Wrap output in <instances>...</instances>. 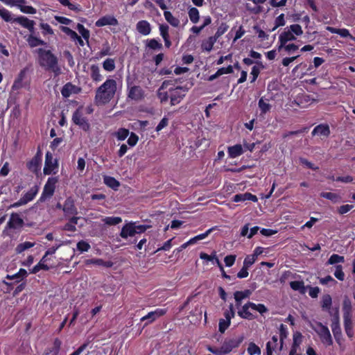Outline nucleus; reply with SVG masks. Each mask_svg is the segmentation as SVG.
Instances as JSON below:
<instances>
[{
	"instance_id": "f257e3e1",
	"label": "nucleus",
	"mask_w": 355,
	"mask_h": 355,
	"mask_svg": "<svg viewBox=\"0 0 355 355\" xmlns=\"http://www.w3.org/2000/svg\"><path fill=\"white\" fill-rule=\"evenodd\" d=\"M38 62L40 65L46 71H51L55 76L61 73V69L58 65V58L50 50L39 49Z\"/></svg>"
},
{
	"instance_id": "f03ea898",
	"label": "nucleus",
	"mask_w": 355,
	"mask_h": 355,
	"mask_svg": "<svg viewBox=\"0 0 355 355\" xmlns=\"http://www.w3.org/2000/svg\"><path fill=\"white\" fill-rule=\"evenodd\" d=\"M116 92V80L114 79L106 80L96 91V103L101 105L108 103L114 98Z\"/></svg>"
},
{
	"instance_id": "7ed1b4c3",
	"label": "nucleus",
	"mask_w": 355,
	"mask_h": 355,
	"mask_svg": "<svg viewBox=\"0 0 355 355\" xmlns=\"http://www.w3.org/2000/svg\"><path fill=\"white\" fill-rule=\"evenodd\" d=\"M146 96L144 89L139 85H135L132 83L127 82L128 98L139 102L144 99Z\"/></svg>"
},
{
	"instance_id": "20e7f679",
	"label": "nucleus",
	"mask_w": 355,
	"mask_h": 355,
	"mask_svg": "<svg viewBox=\"0 0 355 355\" xmlns=\"http://www.w3.org/2000/svg\"><path fill=\"white\" fill-rule=\"evenodd\" d=\"M317 329H314L318 335L319 336L322 343L327 346L333 345V340L329 329L322 322H318L316 323Z\"/></svg>"
},
{
	"instance_id": "39448f33",
	"label": "nucleus",
	"mask_w": 355,
	"mask_h": 355,
	"mask_svg": "<svg viewBox=\"0 0 355 355\" xmlns=\"http://www.w3.org/2000/svg\"><path fill=\"white\" fill-rule=\"evenodd\" d=\"M58 181V179L57 177H51L48 178L40 198V202H43L46 198H49L53 196Z\"/></svg>"
},
{
	"instance_id": "423d86ee",
	"label": "nucleus",
	"mask_w": 355,
	"mask_h": 355,
	"mask_svg": "<svg viewBox=\"0 0 355 355\" xmlns=\"http://www.w3.org/2000/svg\"><path fill=\"white\" fill-rule=\"evenodd\" d=\"M39 191V187L37 185H35L31 187L28 191H27L18 201L14 202L10 205V208H17L20 206L24 205L29 202L32 201L36 195L37 194Z\"/></svg>"
},
{
	"instance_id": "0eeeda50",
	"label": "nucleus",
	"mask_w": 355,
	"mask_h": 355,
	"mask_svg": "<svg viewBox=\"0 0 355 355\" xmlns=\"http://www.w3.org/2000/svg\"><path fill=\"white\" fill-rule=\"evenodd\" d=\"M72 121L74 124L78 125L83 130L87 132L90 129V124L83 114L80 108L76 109L72 115Z\"/></svg>"
},
{
	"instance_id": "6e6552de",
	"label": "nucleus",
	"mask_w": 355,
	"mask_h": 355,
	"mask_svg": "<svg viewBox=\"0 0 355 355\" xmlns=\"http://www.w3.org/2000/svg\"><path fill=\"white\" fill-rule=\"evenodd\" d=\"M186 92L187 90L182 87L169 88L171 105H175L178 104L185 96Z\"/></svg>"
},
{
	"instance_id": "1a4fd4ad",
	"label": "nucleus",
	"mask_w": 355,
	"mask_h": 355,
	"mask_svg": "<svg viewBox=\"0 0 355 355\" xmlns=\"http://www.w3.org/2000/svg\"><path fill=\"white\" fill-rule=\"evenodd\" d=\"M58 168V163L57 159H53L51 153L46 152L45 155V162L43 172L44 175H50L51 173Z\"/></svg>"
},
{
	"instance_id": "9d476101",
	"label": "nucleus",
	"mask_w": 355,
	"mask_h": 355,
	"mask_svg": "<svg viewBox=\"0 0 355 355\" xmlns=\"http://www.w3.org/2000/svg\"><path fill=\"white\" fill-rule=\"evenodd\" d=\"M167 312L166 309H157L153 311L149 312L147 315L143 316L141 318V321H146L144 324V327L148 326L151 324L154 321H155L157 318L164 315Z\"/></svg>"
},
{
	"instance_id": "9b49d317",
	"label": "nucleus",
	"mask_w": 355,
	"mask_h": 355,
	"mask_svg": "<svg viewBox=\"0 0 355 355\" xmlns=\"http://www.w3.org/2000/svg\"><path fill=\"white\" fill-rule=\"evenodd\" d=\"M42 157V153L39 148L35 156L26 164V166L29 171L37 173L40 169Z\"/></svg>"
},
{
	"instance_id": "f8f14e48",
	"label": "nucleus",
	"mask_w": 355,
	"mask_h": 355,
	"mask_svg": "<svg viewBox=\"0 0 355 355\" xmlns=\"http://www.w3.org/2000/svg\"><path fill=\"white\" fill-rule=\"evenodd\" d=\"M24 225V220L20 217L17 213H12L10 219L7 223L6 229L18 230L23 227Z\"/></svg>"
},
{
	"instance_id": "ddd939ff",
	"label": "nucleus",
	"mask_w": 355,
	"mask_h": 355,
	"mask_svg": "<svg viewBox=\"0 0 355 355\" xmlns=\"http://www.w3.org/2000/svg\"><path fill=\"white\" fill-rule=\"evenodd\" d=\"M243 336H240L232 338L225 339L223 343V346L227 354L232 352L234 348L238 347L243 340Z\"/></svg>"
},
{
	"instance_id": "4468645a",
	"label": "nucleus",
	"mask_w": 355,
	"mask_h": 355,
	"mask_svg": "<svg viewBox=\"0 0 355 355\" xmlns=\"http://www.w3.org/2000/svg\"><path fill=\"white\" fill-rule=\"evenodd\" d=\"M279 341L277 335L272 336L271 340L268 341L266 345V354L273 355V352H279Z\"/></svg>"
},
{
	"instance_id": "2eb2a0df",
	"label": "nucleus",
	"mask_w": 355,
	"mask_h": 355,
	"mask_svg": "<svg viewBox=\"0 0 355 355\" xmlns=\"http://www.w3.org/2000/svg\"><path fill=\"white\" fill-rule=\"evenodd\" d=\"M62 211L65 215H76L78 214L75 201L71 196L66 198L63 205Z\"/></svg>"
},
{
	"instance_id": "dca6fc26",
	"label": "nucleus",
	"mask_w": 355,
	"mask_h": 355,
	"mask_svg": "<svg viewBox=\"0 0 355 355\" xmlns=\"http://www.w3.org/2000/svg\"><path fill=\"white\" fill-rule=\"evenodd\" d=\"M15 23L19 24L23 28H27L30 33H33L35 31V21L29 19L25 16H19L15 18Z\"/></svg>"
},
{
	"instance_id": "f3484780",
	"label": "nucleus",
	"mask_w": 355,
	"mask_h": 355,
	"mask_svg": "<svg viewBox=\"0 0 355 355\" xmlns=\"http://www.w3.org/2000/svg\"><path fill=\"white\" fill-rule=\"evenodd\" d=\"M295 35L290 31H284L279 36V46L278 51H280L282 49V46L287 44L289 41L295 40Z\"/></svg>"
},
{
	"instance_id": "a211bd4d",
	"label": "nucleus",
	"mask_w": 355,
	"mask_h": 355,
	"mask_svg": "<svg viewBox=\"0 0 355 355\" xmlns=\"http://www.w3.org/2000/svg\"><path fill=\"white\" fill-rule=\"evenodd\" d=\"M119 24L118 20L112 15H105L99 18L95 23L97 27H102L105 26H117Z\"/></svg>"
},
{
	"instance_id": "6ab92c4d",
	"label": "nucleus",
	"mask_w": 355,
	"mask_h": 355,
	"mask_svg": "<svg viewBox=\"0 0 355 355\" xmlns=\"http://www.w3.org/2000/svg\"><path fill=\"white\" fill-rule=\"evenodd\" d=\"M250 309H251V306H250L249 302H248L238 311V315L245 320H254L257 318V315L251 313Z\"/></svg>"
},
{
	"instance_id": "aec40b11",
	"label": "nucleus",
	"mask_w": 355,
	"mask_h": 355,
	"mask_svg": "<svg viewBox=\"0 0 355 355\" xmlns=\"http://www.w3.org/2000/svg\"><path fill=\"white\" fill-rule=\"evenodd\" d=\"M330 134L329 125L327 123H321L316 125L311 132L313 136L319 135L328 137Z\"/></svg>"
},
{
	"instance_id": "412c9836",
	"label": "nucleus",
	"mask_w": 355,
	"mask_h": 355,
	"mask_svg": "<svg viewBox=\"0 0 355 355\" xmlns=\"http://www.w3.org/2000/svg\"><path fill=\"white\" fill-rule=\"evenodd\" d=\"M120 236L123 239H127L129 236H135V223L130 222L125 224L120 232Z\"/></svg>"
},
{
	"instance_id": "4be33fe9",
	"label": "nucleus",
	"mask_w": 355,
	"mask_h": 355,
	"mask_svg": "<svg viewBox=\"0 0 355 355\" xmlns=\"http://www.w3.org/2000/svg\"><path fill=\"white\" fill-rule=\"evenodd\" d=\"M62 346V341L58 338H55L53 340V347H46L42 355H58L60 348Z\"/></svg>"
},
{
	"instance_id": "5701e85b",
	"label": "nucleus",
	"mask_w": 355,
	"mask_h": 355,
	"mask_svg": "<svg viewBox=\"0 0 355 355\" xmlns=\"http://www.w3.org/2000/svg\"><path fill=\"white\" fill-rule=\"evenodd\" d=\"M137 31L143 35H148L151 32V26L146 20H140L136 24Z\"/></svg>"
},
{
	"instance_id": "b1692460",
	"label": "nucleus",
	"mask_w": 355,
	"mask_h": 355,
	"mask_svg": "<svg viewBox=\"0 0 355 355\" xmlns=\"http://www.w3.org/2000/svg\"><path fill=\"white\" fill-rule=\"evenodd\" d=\"M86 266L96 265L99 266H103L105 268H112L114 265L112 261H104L102 259H86L85 261Z\"/></svg>"
},
{
	"instance_id": "393cba45",
	"label": "nucleus",
	"mask_w": 355,
	"mask_h": 355,
	"mask_svg": "<svg viewBox=\"0 0 355 355\" xmlns=\"http://www.w3.org/2000/svg\"><path fill=\"white\" fill-rule=\"evenodd\" d=\"M171 84H172L171 81L164 80L162 83V86L159 89L157 96L162 103L166 102L168 100V98H170V92H169V91L168 92H162L161 90L164 89H166L168 87V85H171Z\"/></svg>"
},
{
	"instance_id": "a878e982",
	"label": "nucleus",
	"mask_w": 355,
	"mask_h": 355,
	"mask_svg": "<svg viewBox=\"0 0 355 355\" xmlns=\"http://www.w3.org/2000/svg\"><path fill=\"white\" fill-rule=\"evenodd\" d=\"M246 200H250L255 202H257L258 198L255 195L248 192L236 194L233 197V201L235 202H244Z\"/></svg>"
},
{
	"instance_id": "bb28decb",
	"label": "nucleus",
	"mask_w": 355,
	"mask_h": 355,
	"mask_svg": "<svg viewBox=\"0 0 355 355\" xmlns=\"http://www.w3.org/2000/svg\"><path fill=\"white\" fill-rule=\"evenodd\" d=\"M244 153L241 144H236L227 148V153L230 158H236Z\"/></svg>"
},
{
	"instance_id": "cd10ccee",
	"label": "nucleus",
	"mask_w": 355,
	"mask_h": 355,
	"mask_svg": "<svg viewBox=\"0 0 355 355\" xmlns=\"http://www.w3.org/2000/svg\"><path fill=\"white\" fill-rule=\"evenodd\" d=\"M344 328L347 336L352 338L354 336L352 315H343Z\"/></svg>"
},
{
	"instance_id": "c85d7f7f",
	"label": "nucleus",
	"mask_w": 355,
	"mask_h": 355,
	"mask_svg": "<svg viewBox=\"0 0 355 355\" xmlns=\"http://www.w3.org/2000/svg\"><path fill=\"white\" fill-rule=\"evenodd\" d=\"M48 258L46 256H43L39 263L36 264L31 270L30 273L31 274H36L40 270H49L50 269V267L46 264L45 263L47 261Z\"/></svg>"
},
{
	"instance_id": "c756f323",
	"label": "nucleus",
	"mask_w": 355,
	"mask_h": 355,
	"mask_svg": "<svg viewBox=\"0 0 355 355\" xmlns=\"http://www.w3.org/2000/svg\"><path fill=\"white\" fill-rule=\"evenodd\" d=\"M255 64H256V65L252 67V71L250 73V75H251L250 82L251 83H254L256 81V80L257 79V78L260 73L261 69H264V65L263 64V63L261 61H256Z\"/></svg>"
},
{
	"instance_id": "7c9ffc66",
	"label": "nucleus",
	"mask_w": 355,
	"mask_h": 355,
	"mask_svg": "<svg viewBox=\"0 0 355 355\" xmlns=\"http://www.w3.org/2000/svg\"><path fill=\"white\" fill-rule=\"evenodd\" d=\"M103 182L105 185L114 191H117L120 187V182L112 176L105 175L103 177Z\"/></svg>"
},
{
	"instance_id": "2f4dec72",
	"label": "nucleus",
	"mask_w": 355,
	"mask_h": 355,
	"mask_svg": "<svg viewBox=\"0 0 355 355\" xmlns=\"http://www.w3.org/2000/svg\"><path fill=\"white\" fill-rule=\"evenodd\" d=\"M216 42L215 38L212 36L209 37L207 39L203 40L201 43V49L202 51L210 52L214 44Z\"/></svg>"
},
{
	"instance_id": "473e14b6",
	"label": "nucleus",
	"mask_w": 355,
	"mask_h": 355,
	"mask_svg": "<svg viewBox=\"0 0 355 355\" xmlns=\"http://www.w3.org/2000/svg\"><path fill=\"white\" fill-rule=\"evenodd\" d=\"M90 76L94 82H100L103 80V76L101 74L99 67L97 64L91 65Z\"/></svg>"
},
{
	"instance_id": "72a5a7b5",
	"label": "nucleus",
	"mask_w": 355,
	"mask_h": 355,
	"mask_svg": "<svg viewBox=\"0 0 355 355\" xmlns=\"http://www.w3.org/2000/svg\"><path fill=\"white\" fill-rule=\"evenodd\" d=\"M279 330V337H278L279 340V352H281L283 349L284 340L287 338L288 333V329H287L286 326L284 324H280Z\"/></svg>"
},
{
	"instance_id": "f704fd0d",
	"label": "nucleus",
	"mask_w": 355,
	"mask_h": 355,
	"mask_svg": "<svg viewBox=\"0 0 355 355\" xmlns=\"http://www.w3.org/2000/svg\"><path fill=\"white\" fill-rule=\"evenodd\" d=\"M343 315L351 316L352 315V305L351 300L347 297L345 296L343 302Z\"/></svg>"
},
{
	"instance_id": "c9c22d12",
	"label": "nucleus",
	"mask_w": 355,
	"mask_h": 355,
	"mask_svg": "<svg viewBox=\"0 0 355 355\" xmlns=\"http://www.w3.org/2000/svg\"><path fill=\"white\" fill-rule=\"evenodd\" d=\"M26 41L28 44V45L31 48L36 47L37 46L40 45H44L45 42L41 40L40 38H38L33 35V33H31V34L28 36Z\"/></svg>"
},
{
	"instance_id": "e433bc0d",
	"label": "nucleus",
	"mask_w": 355,
	"mask_h": 355,
	"mask_svg": "<svg viewBox=\"0 0 355 355\" xmlns=\"http://www.w3.org/2000/svg\"><path fill=\"white\" fill-rule=\"evenodd\" d=\"M332 304V299L330 295H324L321 300V306L323 311H331V306Z\"/></svg>"
},
{
	"instance_id": "4c0bfd02",
	"label": "nucleus",
	"mask_w": 355,
	"mask_h": 355,
	"mask_svg": "<svg viewBox=\"0 0 355 355\" xmlns=\"http://www.w3.org/2000/svg\"><path fill=\"white\" fill-rule=\"evenodd\" d=\"M0 17L6 21V22H10V23H15V18L13 17V15L10 11L8 10L1 8H0Z\"/></svg>"
},
{
	"instance_id": "58836bf2",
	"label": "nucleus",
	"mask_w": 355,
	"mask_h": 355,
	"mask_svg": "<svg viewBox=\"0 0 355 355\" xmlns=\"http://www.w3.org/2000/svg\"><path fill=\"white\" fill-rule=\"evenodd\" d=\"M290 286L293 291H297L304 294L306 291L304 283L303 281H293L290 282Z\"/></svg>"
},
{
	"instance_id": "ea45409f",
	"label": "nucleus",
	"mask_w": 355,
	"mask_h": 355,
	"mask_svg": "<svg viewBox=\"0 0 355 355\" xmlns=\"http://www.w3.org/2000/svg\"><path fill=\"white\" fill-rule=\"evenodd\" d=\"M76 28L78 30L79 33L82 35L83 39L86 40L87 44L89 45V39L90 37V33L83 24H78Z\"/></svg>"
},
{
	"instance_id": "a19ab883",
	"label": "nucleus",
	"mask_w": 355,
	"mask_h": 355,
	"mask_svg": "<svg viewBox=\"0 0 355 355\" xmlns=\"http://www.w3.org/2000/svg\"><path fill=\"white\" fill-rule=\"evenodd\" d=\"M164 16L166 20L173 26L177 27L180 24V21L176 17H173L170 11L165 10L164 12Z\"/></svg>"
},
{
	"instance_id": "79ce46f5",
	"label": "nucleus",
	"mask_w": 355,
	"mask_h": 355,
	"mask_svg": "<svg viewBox=\"0 0 355 355\" xmlns=\"http://www.w3.org/2000/svg\"><path fill=\"white\" fill-rule=\"evenodd\" d=\"M103 222L107 225H116L122 222V218L119 216H107L102 219Z\"/></svg>"
},
{
	"instance_id": "37998d69",
	"label": "nucleus",
	"mask_w": 355,
	"mask_h": 355,
	"mask_svg": "<svg viewBox=\"0 0 355 355\" xmlns=\"http://www.w3.org/2000/svg\"><path fill=\"white\" fill-rule=\"evenodd\" d=\"M249 305L251 306V309L259 312L263 315L268 311V308L263 304H255L252 302H249Z\"/></svg>"
},
{
	"instance_id": "c03bdc74",
	"label": "nucleus",
	"mask_w": 355,
	"mask_h": 355,
	"mask_svg": "<svg viewBox=\"0 0 355 355\" xmlns=\"http://www.w3.org/2000/svg\"><path fill=\"white\" fill-rule=\"evenodd\" d=\"M188 15L191 21L193 24H196L200 19V14L198 10L195 7H191L189 9Z\"/></svg>"
},
{
	"instance_id": "a18cd8bd",
	"label": "nucleus",
	"mask_w": 355,
	"mask_h": 355,
	"mask_svg": "<svg viewBox=\"0 0 355 355\" xmlns=\"http://www.w3.org/2000/svg\"><path fill=\"white\" fill-rule=\"evenodd\" d=\"M212 230H213V228H210V229L207 230L205 232H204L202 234H200L190 239L188 241L189 243L190 244V245H193L196 243H197L198 241L205 239L206 237H207L209 236V234L212 232Z\"/></svg>"
},
{
	"instance_id": "49530a36",
	"label": "nucleus",
	"mask_w": 355,
	"mask_h": 355,
	"mask_svg": "<svg viewBox=\"0 0 355 355\" xmlns=\"http://www.w3.org/2000/svg\"><path fill=\"white\" fill-rule=\"evenodd\" d=\"M129 135V130L124 128H120L116 132L114 133V135L119 141L125 140L128 137Z\"/></svg>"
},
{
	"instance_id": "de8ad7c7",
	"label": "nucleus",
	"mask_w": 355,
	"mask_h": 355,
	"mask_svg": "<svg viewBox=\"0 0 355 355\" xmlns=\"http://www.w3.org/2000/svg\"><path fill=\"white\" fill-rule=\"evenodd\" d=\"M302 335L300 332L296 331L293 334V342L291 346V349H296V352H297V349L302 343Z\"/></svg>"
},
{
	"instance_id": "09e8293b",
	"label": "nucleus",
	"mask_w": 355,
	"mask_h": 355,
	"mask_svg": "<svg viewBox=\"0 0 355 355\" xmlns=\"http://www.w3.org/2000/svg\"><path fill=\"white\" fill-rule=\"evenodd\" d=\"M329 313L332 316L331 327L340 325L339 309L336 308L334 310L329 311Z\"/></svg>"
},
{
	"instance_id": "8fccbe9b",
	"label": "nucleus",
	"mask_w": 355,
	"mask_h": 355,
	"mask_svg": "<svg viewBox=\"0 0 355 355\" xmlns=\"http://www.w3.org/2000/svg\"><path fill=\"white\" fill-rule=\"evenodd\" d=\"M345 257L337 254H333L327 261V265H334L338 263H344Z\"/></svg>"
},
{
	"instance_id": "3c124183",
	"label": "nucleus",
	"mask_w": 355,
	"mask_h": 355,
	"mask_svg": "<svg viewBox=\"0 0 355 355\" xmlns=\"http://www.w3.org/2000/svg\"><path fill=\"white\" fill-rule=\"evenodd\" d=\"M75 88V86L71 83H66L61 89V94L63 97L68 98L72 94L73 89Z\"/></svg>"
},
{
	"instance_id": "603ef678",
	"label": "nucleus",
	"mask_w": 355,
	"mask_h": 355,
	"mask_svg": "<svg viewBox=\"0 0 355 355\" xmlns=\"http://www.w3.org/2000/svg\"><path fill=\"white\" fill-rule=\"evenodd\" d=\"M247 352L249 355H261V353L260 347L254 343H250L248 345Z\"/></svg>"
},
{
	"instance_id": "864d4df0",
	"label": "nucleus",
	"mask_w": 355,
	"mask_h": 355,
	"mask_svg": "<svg viewBox=\"0 0 355 355\" xmlns=\"http://www.w3.org/2000/svg\"><path fill=\"white\" fill-rule=\"evenodd\" d=\"M146 47L152 50H159L162 48V44L156 39L153 38L147 40Z\"/></svg>"
},
{
	"instance_id": "5fc2aeb1",
	"label": "nucleus",
	"mask_w": 355,
	"mask_h": 355,
	"mask_svg": "<svg viewBox=\"0 0 355 355\" xmlns=\"http://www.w3.org/2000/svg\"><path fill=\"white\" fill-rule=\"evenodd\" d=\"M34 245H35L34 243L26 241V242L21 243H19V245H17L15 250H16L17 253L20 254V253L23 252L24 251H25L26 250H28V249L33 247Z\"/></svg>"
},
{
	"instance_id": "6e6d98bb",
	"label": "nucleus",
	"mask_w": 355,
	"mask_h": 355,
	"mask_svg": "<svg viewBox=\"0 0 355 355\" xmlns=\"http://www.w3.org/2000/svg\"><path fill=\"white\" fill-rule=\"evenodd\" d=\"M331 330H332V332H333V334H334L336 341L339 345H340V341H341V339L343 337L340 326V325L339 326H333V327H331Z\"/></svg>"
},
{
	"instance_id": "4d7b16f0",
	"label": "nucleus",
	"mask_w": 355,
	"mask_h": 355,
	"mask_svg": "<svg viewBox=\"0 0 355 355\" xmlns=\"http://www.w3.org/2000/svg\"><path fill=\"white\" fill-rule=\"evenodd\" d=\"M27 275H28L27 271L24 268H20L17 273H15L12 275H7L6 278L8 279H10V280L18 279L20 277L24 279V278L26 277Z\"/></svg>"
},
{
	"instance_id": "13d9d810",
	"label": "nucleus",
	"mask_w": 355,
	"mask_h": 355,
	"mask_svg": "<svg viewBox=\"0 0 355 355\" xmlns=\"http://www.w3.org/2000/svg\"><path fill=\"white\" fill-rule=\"evenodd\" d=\"M229 28V26L226 23H222L220 26L218 28L216 33L212 37L217 40L222 36Z\"/></svg>"
},
{
	"instance_id": "bf43d9fd",
	"label": "nucleus",
	"mask_w": 355,
	"mask_h": 355,
	"mask_svg": "<svg viewBox=\"0 0 355 355\" xmlns=\"http://www.w3.org/2000/svg\"><path fill=\"white\" fill-rule=\"evenodd\" d=\"M320 196L322 198L328 199L332 201L333 202H338L340 198V196L337 193L332 192H322L320 193Z\"/></svg>"
},
{
	"instance_id": "052dcab7",
	"label": "nucleus",
	"mask_w": 355,
	"mask_h": 355,
	"mask_svg": "<svg viewBox=\"0 0 355 355\" xmlns=\"http://www.w3.org/2000/svg\"><path fill=\"white\" fill-rule=\"evenodd\" d=\"M103 67L107 71H112L115 69V62L112 58H107L103 62Z\"/></svg>"
},
{
	"instance_id": "680f3d73",
	"label": "nucleus",
	"mask_w": 355,
	"mask_h": 355,
	"mask_svg": "<svg viewBox=\"0 0 355 355\" xmlns=\"http://www.w3.org/2000/svg\"><path fill=\"white\" fill-rule=\"evenodd\" d=\"M258 105H259V107L262 114L267 113L271 109V105L268 103H267L265 100H263V98H261L259 100Z\"/></svg>"
},
{
	"instance_id": "e2e57ef3",
	"label": "nucleus",
	"mask_w": 355,
	"mask_h": 355,
	"mask_svg": "<svg viewBox=\"0 0 355 355\" xmlns=\"http://www.w3.org/2000/svg\"><path fill=\"white\" fill-rule=\"evenodd\" d=\"M223 315L225 318L224 320H226L229 322H231L232 318H234L235 311L232 304H230L229 309L225 310Z\"/></svg>"
},
{
	"instance_id": "0e129e2a",
	"label": "nucleus",
	"mask_w": 355,
	"mask_h": 355,
	"mask_svg": "<svg viewBox=\"0 0 355 355\" xmlns=\"http://www.w3.org/2000/svg\"><path fill=\"white\" fill-rule=\"evenodd\" d=\"M76 248L77 250L82 253L87 252L90 249L91 246L87 241L81 240L77 243Z\"/></svg>"
},
{
	"instance_id": "69168bd1",
	"label": "nucleus",
	"mask_w": 355,
	"mask_h": 355,
	"mask_svg": "<svg viewBox=\"0 0 355 355\" xmlns=\"http://www.w3.org/2000/svg\"><path fill=\"white\" fill-rule=\"evenodd\" d=\"M60 29L61 31L64 33L65 34H67L68 36L70 37V38L73 40H76L78 37L79 36L76 32H75L74 31L71 30L70 28L69 27H67V26H60Z\"/></svg>"
},
{
	"instance_id": "338daca9",
	"label": "nucleus",
	"mask_w": 355,
	"mask_h": 355,
	"mask_svg": "<svg viewBox=\"0 0 355 355\" xmlns=\"http://www.w3.org/2000/svg\"><path fill=\"white\" fill-rule=\"evenodd\" d=\"M231 322H229L224 319H220L218 322V331L223 334L230 326Z\"/></svg>"
},
{
	"instance_id": "774afa93",
	"label": "nucleus",
	"mask_w": 355,
	"mask_h": 355,
	"mask_svg": "<svg viewBox=\"0 0 355 355\" xmlns=\"http://www.w3.org/2000/svg\"><path fill=\"white\" fill-rule=\"evenodd\" d=\"M288 30H290L296 36H300L303 33L301 26L297 24L291 25L288 27Z\"/></svg>"
}]
</instances>
